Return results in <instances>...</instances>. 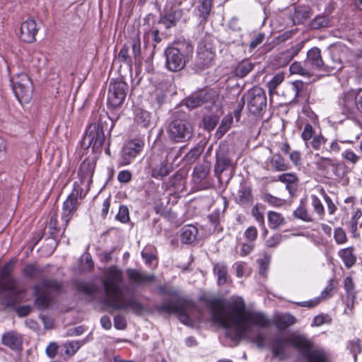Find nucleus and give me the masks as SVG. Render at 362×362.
Returning a JSON list of instances; mask_svg holds the SVG:
<instances>
[{
  "label": "nucleus",
  "mask_w": 362,
  "mask_h": 362,
  "mask_svg": "<svg viewBox=\"0 0 362 362\" xmlns=\"http://www.w3.org/2000/svg\"><path fill=\"white\" fill-rule=\"evenodd\" d=\"M243 96L247 101L249 112L255 116L262 115L267 108V95L264 90L259 86H253Z\"/></svg>",
  "instance_id": "9"
},
{
  "label": "nucleus",
  "mask_w": 362,
  "mask_h": 362,
  "mask_svg": "<svg viewBox=\"0 0 362 362\" xmlns=\"http://www.w3.org/2000/svg\"><path fill=\"white\" fill-rule=\"evenodd\" d=\"M290 71L293 74H299L303 76H308L310 74V70L308 66H306L304 64H302L301 62H294L290 66Z\"/></svg>",
  "instance_id": "46"
},
{
  "label": "nucleus",
  "mask_w": 362,
  "mask_h": 362,
  "mask_svg": "<svg viewBox=\"0 0 362 362\" xmlns=\"http://www.w3.org/2000/svg\"><path fill=\"white\" fill-rule=\"evenodd\" d=\"M39 30V27L36 21L29 18L22 22L20 25L18 36L19 39L26 43H33L36 41V35Z\"/></svg>",
  "instance_id": "19"
},
{
  "label": "nucleus",
  "mask_w": 362,
  "mask_h": 362,
  "mask_svg": "<svg viewBox=\"0 0 362 362\" xmlns=\"http://www.w3.org/2000/svg\"><path fill=\"white\" fill-rule=\"evenodd\" d=\"M315 162V167L327 178H334L339 180H344L347 175V167L344 163L327 157L320 156Z\"/></svg>",
  "instance_id": "8"
},
{
  "label": "nucleus",
  "mask_w": 362,
  "mask_h": 362,
  "mask_svg": "<svg viewBox=\"0 0 362 362\" xmlns=\"http://www.w3.org/2000/svg\"><path fill=\"white\" fill-rule=\"evenodd\" d=\"M303 42H300L289 49L282 52V59L284 60L285 64L288 63L295 56L298 55L303 47Z\"/></svg>",
  "instance_id": "37"
},
{
  "label": "nucleus",
  "mask_w": 362,
  "mask_h": 362,
  "mask_svg": "<svg viewBox=\"0 0 362 362\" xmlns=\"http://www.w3.org/2000/svg\"><path fill=\"white\" fill-rule=\"evenodd\" d=\"M12 85H28V83H31L30 78L25 73H21L16 74L13 78L11 79Z\"/></svg>",
  "instance_id": "54"
},
{
  "label": "nucleus",
  "mask_w": 362,
  "mask_h": 362,
  "mask_svg": "<svg viewBox=\"0 0 362 362\" xmlns=\"http://www.w3.org/2000/svg\"><path fill=\"white\" fill-rule=\"evenodd\" d=\"M105 141L103 127L96 123L90 124L82 139V145L86 148L92 147L93 151H98Z\"/></svg>",
  "instance_id": "11"
},
{
  "label": "nucleus",
  "mask_w": 362,
  "mask_h": 362,
  "mask_svg": "<svg viewBox=\"0 0 362 362\" xmlns=\"http://www.w3.org/2000/svg\"><path fill=\"white\" fill-rule=\"evenodd\" d=\"M196 307L192 299L185 297H179L175 303H168L156 307L158 311L168 314H175L179 320L185 325H189L191 319L189 313L192 312Z\"/></svg>",
  "instance_id": "7"
},
{
  "label": "nucleus",
  "mask_w": 362,
  "mask_h": 362,
  "mask_svg": "<svg viewBox=\"0 0 362 362\" xmlns=\"http://www.w3.org/2000/svg\"><path fill=\"white\" fill-rule=\"evenodd\" d=\"M75 288L78 291L86 296H91L95 293L94 287L90 283L77 281L75 283Z\"/></svg>",
  "instance_id": "50"
},
{
  "label": "nucleus",
  "mask_w": 362,
  "mask_h": 362,
  "mask_svg": "<svg viewBox=\"0 0 362 362\" xmlns=\"http://www.w3.org/2000/svg\"><path fill=\"white\" fill-rule=\"evenodd\" d=\"M282 240V235L279 233H276L271 237H269L265 241V245L267 247H277Z\"/></svg>",
  "instance_id": "63"
},
{
  "label": "nucleus",
  "mask_w": 362,
  "mask_h": 362,
  "mask_svg": "<svg viewBox=\"0 0 362 362\" xmlns=\"http://www.w3.org/2000/svg\"><path fill=\"white\" fill-rule=\"evenodd\" d=\"M304 64L306 66H308L310 70L330 73L329 59H327L323 61L321 50L318 47H314L308 51Z\"/></svg>",
  "instance_id": "16"
},
{
  "label": "nucleus",
  "mask_w": 362,
  "mask_h": 362,
  "mask_svg": "<svg viewBox=\"0 0 362 362\" xmlns=\"http://www.w3.org/2000/svg\"><path fill=\"white\" fill-rule=\"evenodd\" d=\"M81 347L78 341H71L64 344L65 354L69 356L74 355Z\"/></svg>",
  "instance_id": "56"
},
{
  "label": "nucleus",
  "mask_w": 362,
  "mask_h": 362,
  "mask_svg": "<svg viewBox=\"0 0 362 362\" xmlns=\"http://www.w3.org/2000/svg\"><path fill=\"white\" fill-rule=\"evenodd\" d=\"M255 67V64L250 62L248 59H244L239 62L235 70L234 74L237 77L244 78Z\"/></svg>",
  "instance_id": "35"
},
{
  "label": "nucleus",
  "mask_w": 362,
  "mask_h": 362,
  "mask_svg": "<svg viewBox=\"0 0 362 362\" xmlns=\"http://www.w3.org/2000/svg\"><path fill=\"white\" fill-rule=\"evenodd\" d=\"M62 291V284L56 279H43L39 284L34 286V293L38 297L35 305L38 309H45L49 305L52 296L59 294Z\"/></svg>",
  "instance_id": "6"
},
{
  "label": "nucleus",
  "mask_w": 362,
  "mask_h": 362,
  "mask_svg": "<svg viewBox=\"0 0 362 362\" xmlns=\"http://www.w3.org/2000/svg\"><path fill=\"white\" fill-rule=\"evenodd\" d=\"M168 139L173 143L189 141L193 136V127L185 115H173L166 128Z\"/></svg>",
  "instance_id": "5"
},
{
  "label": "nucleus",
  "mask_w": 362,
  "mask_h": 362,
  "mask_svg": "<svg viewBox=\"0 0 362 362\" xmlns=\"http://www.w3.org/2000/svg\"><path fill=\"white\" fill-rule=\"evenodd\" d=\"M134 119L139 125L147 128L150 124L151 115L143 109H139L136 110Z\"/></svg>",
  "instance_id": "40"
},
{
  "label": "nucleus",
  "mask_w": 362,
  "mask_h": 362,
  "mask_svg": "<svg viewBox=\"0 0 362 362\" xmlns=\"http://www.w3.org/2000/svg\"><path fill=\"white\" fill-rule=\"evenodd\" d=\"M278 180L286 185H289L297 184L299 180L295 173H286L279 175L278 177Z\"/></svg>",
  "instance_id": "53"
},
{
  "label": "nucleus",
  "mask_w": 362,
  "mask_h": 362,
  "mask_svg": "<svg viewBox=\"0 0 362 362\" xmlns=\"http://www.w3.org/2000/svg\"><path fill=\"white\" fill-rule=\"evenodd\" d=\"M334 238L337 244H344L347 241L345 231L341 228H337L334 231Z\"/></svg>",
  "instance_id": "62"
},
{
  "label": "nucleus",
  "mask_w": 362,
  "mask_h": 362,
  "mask_svg": "<svg viewBox=\"0 0 362 362\" xmlns=\"http://www.w3.org/2000/svg\"><path fill=\"white\" fill-rule=\"evenodd\" d=\"M296 349L305 362H330L324 350L315 349L313 343L305 335L291 333L287 337L276 335L273 338L272 352L274 357L283 360L286 358L287 346Z\"/></svg>",
  "instance_id": "3"
},
{
  "label": "nucleus",
  "mask_w": 362,
  "mask_h": 362,
  "mask_svg": "<svg viewBox=\"0 0 362 362\" xmlns=\"http://www.w3.org/2000/svg\"><path fill=\"white\" fill-rule=\"evenodd\" d=\"M199 3L197 9L199 16L206 20L211 13L212 0H199Z\"/></svg>",
  "instance_id": "47"
},
{
  "label": "nucleus",
  "mask_w": 362,
  "mask_h": 362,
  "mask_svg": "<svg viewBox=\"0 0 362 362\" xmlns=\"http://www.w3.org/2000/svg\"><path fill=\"white\" fill-rule=\"evenodd\" d=\"M211 100V94L204 90H201L187 98L185 105L189 109H194Z\"/></svg>",
  "instance_id": "22"
},
{
  "label": "nucleus",
  "mask_w": 362,
  "mask_h": 362,
  "mask_svg": "<svg viewBox=\"0 0 362 362\" xmlns=\"http://www.w3.org/2000/svg\"><path fill=\"white\" fill-rule=\"evenodd\" d=\"M123 281L122 272L116 267L108 268L103 281L107 305L115 310L131 311L136 315H141L146 311V306L134 296L124 297L121 294L120 284Z\"/></svg>",
  "instance_id": "2"
},
{
  "label": "nucleus",
  "mask_w": 362,
  "mask_h": 362,
  "mask_svg": "<svg viewBox=\"0 0 362 362\" xmlns=\"http://www.w3.org/2000/svg\"><path fill=\"white\" fill-rule=\"evenodd\" d=\"M235 202L242 206H251L253 202L252 188L250 185H241L238 191Z\"/></svg>",
  "instance_id": "24"
},
{
  "label": "nucleus",
  "mask_w": 362,
  "mask_h": 362,
  "mask_svg": "<svg viewBox=\"0 0 362 362\" xmlns=\"http://www.w3.org/2000/svg\"><path fill=\"white\" fill-rule=\"evenodd\" d=\"M93 165L90 160H84L79 168L78 174L83 176L92 174Z\"/></svg>",
  "instance_id": "59"
},
{
  "label": "nucleus",
  "mask_w": 362,
  "mask_h": 362,
  "mask_svg": "<svg viewBox=\"0 0 362 362\" xmlns=\"http://www.w3.org/2000/svg\"><path fill=\"white\" fill-rule=\"evenodd\" d=\"M346 347L352 354L354 362H356L358 354H361L362 351V346L361 344L360 339L355 338L352 340L348 341Z\"/></svg>",
  "instance_id": "43"
},
{
  "label": "nucleus",
  "mask_w": 362,
  "mask_h": 362,
  "mask_svg": "<svg viewBox=\"0 0 362 362\" xmlns=\"http://www.w3.org/2000/svg\"><path fill=\"white\" fill-rule=\"evenodd\" d=\"M215 54L209 45L201 42L197 47L194 66L199 70H204L212 64Z\"/></svg>",
  "instance_id": "18"
},
{
  "label": "nucleus",
  "mask_w": 362,
  "mask_h": 362,
  "mask_svg": "<svg viewBox=\"0 0 362 362\" xmlns=\"http://www.w3.org/2000/svg\"><path fill=\"white\" fill-rule=\"evenodd\" d=\"M132 47V53L134 58L139 59L141 56V40L138 30L133 28L132 36L128 37L127 43L124 44L118 54V59L127 64L131 65L132 63L131 57L129 55V47Z\"/></svg>",
  "instance_id": "10"
},
{
  "label": "nucleus",
  "mask_w": 362,
  "mask_h": 362,
  "mask_svg": "<svg viewBox=\"0 0 362 362\" xmlns=\"http://www.w3.org/2000/svg\"><path fill=\"white\" fill-rule=\"evenodd\" d=\"M128 84L121 80L111 81L109 85L107 104L112 108L119 107L124 102Z\"/></svg>",
  "instance_id": "15"
},
{
  "label": "nucleus",
  "mask_w": 362,
  "mask_h": 362,
  "mask_svg": "<svg viewBox=\"0 0 362 362\" xmlns=\"http://www.w3.org/2000/svg\"><path fill=\"white\" fill-rule=\"evenodd\" d=\"M144 146V141L139 139L126 141L121 151V156L118 160V166L122 167L129 165L142 151Z\"/></svg>",
  "instance_id": "13"
},
{
  "label": "nucleus",
  "mask_w": 362,
  "mask_h": 362,
  "mask_svg": "<svg viewBox=\"0 0 362 362\" xmlns=\"http://www.w3.org/2000/svg\"><path fill=\"white\" fill-rule=\"evenodd\" d=\"M311 8L309 6L298 5L295 6L293 13L291 15V19L293 25H300L310 18L311 15Z\"/></svg>",
  "instance_id": "25"
},
{
  "label": "nucleus",
  "mask_w": 362,
  "mask_h": 362,
  "mask_svg": "<svg viewBox=\"0 0 362 362\" xmlns=\"http://www.w3.org/2000/svg\"><path fill=\"white\" fill-rule=\"evenodd\" d=\"M231 165L228 153L225 148L219 147L216 151V163L214 165V175L221 179L222 173L228 169Z\"/></svg>",
  "instance_id": "20"
},
{
  "label": "nucleus",
  "mask_w": 362,
  "mask_h": 362,
  "mask_svg": "<svg viewBox=\"0 0 362 362\" xmlns=\"http://www.w3.org/2000/svg\"><path fill=\"white\" fill-rule=\"evenodd\" d=\"M338 254L341 258L345 267L348 269L351 268L356 262V257L354 255L353 247L341 249L339 251Z\"/></svg>",
  "instance_id": "33"
},
{
  "label": "nucleus",
  "mask_w": 362,
  "mask_h": 362,
  "mask_svg": "<svg viewBox=\"0 0 362 362\" xmlns=\"http://www.w3.org/2000/svg\"><path fill=\"white\" fill-rule=\"evenodd\" d=\"M126 273L129 281L138 286H144L156 280L153 274H146L135 269L129 268L126 270Z\"/></svg>",
  "instance_id": "21"
},
{
  "label": "nucleus",
  "mask_w": 362,
  "mask_h": 362,
  "mask_svg": "<svg viewBox=\"0 0 362 362\" xmlns=\"http://www.w3.org/2000/svg\"><path fill=\"white\" fill-rule=\"evenodd\" d=\"M81 190L74 188L63 203L62 212L61 215V218L63 222L62 225L64 226L62 233H64L69 221L78 210L80 205L78 198L81 197Z\"/></svg>",
  "instance_id": "12"
},
{
  "label": "nucleus",
  "mask_w": 362,
  "mask_h": 362,
  "mask_svg": "<svg viewBox=\"0 0 362 362\" xmlns=\"http://www.w3.org/2000/svg\"><path fill=\"white\" fill-rule=\"evenodd\" d=\"M332 21L326 15L320 14L313 18L309 23L310 30H317L331 26Z\"/></svg>",
  "instance_id": "32"
},
{
  "label": "nucleus",
  "mask_w": 362,
  "mask_h": 362,
  "mask_svg": "<svg viewBox=\"0 0 362 362\" xmlns=\"http://www.w3.org/2000/svg\"><path fill=\"white\" fill-rule=\"evenodd\" d=\"M270 163L276 171H286L290 168L289 164L279 153L274 154L271 158Z\"/></svg>",
  "instance_id": "38"
},
{
  "label": "nucleus",
  "mask_w": 362,
  "mask_h": 362,
  "mask_svg": "<svg viewBox=\"0 0 362 362\" xmlns=\"http://www.w3.org/2000/svg\"><path fill=\"white\" fill-rule=\"evenodd\" d=\"M233 119V115L231 114L226 115L221 120V123L219 125L216 135L220 139L221 138L230 128Z\"/></svg>",
  "instance_id": "39"
},
{
  "label": "nucleus",
  "mask_w": 362,
  "mask_h": 362,
  "mask_svg": "<svg viewBox=\"0 0 362 362\" xmlns=\"http://www.w3.org/2000/svg\"><path fill=\"white\" fill-rule=\"evenodd\" d=\"M268 223L271 229L276 230L286 223V220L280 213L269 211L268 212Z\"/></svg>",
  "instance_id": "36"
},
{
  "label": "nucleus",
  "mask_w": 362,
  "mask_h": 362,
  "mask_svg": "<svg viewBox=\"0 0 362 362\" xmlns=\"http://www.w3.org/2000/svg\"><path fill=\"white\" fill-rule=\"evenodd\" d=\"M211 167L210 162L207 160H204L202 163L197 164L193 171L194 181L199 183L206 179L211 171Z\"/></svg>",
  "instance_id": "30"
},
{
  "label": "nucleus",
  "mask_w": 362,
  "mask_h": 362,
  "mask_svg": "<svg viewBox=\"0 0 362 362\" xmlns=\"http://www.w3.org/2000/svg\"><path fill=\"white\" fill-rule=\"evenodd\" d=\"M43 269L35 264H27L22 270L23 274L28 279H35L40 276Z\"/></svg>",
  "instance_id": "41"
},
{
  "label": "nucleus",
  "mask_w": 362,
  "mask_h": 362,
  "mask_svg": "<svg viewBox=\"0 0 362 362\" xmlns=\"http://www.w3.org/2000/svg\"><path fill=\"white\" fill-rule=\"evenodd\" d=\"M206 307L211 313V321L226 329H235V339H243L247 334L251 342L259 349L266 346V338L263 333L257 329L254 332L252 325L267 328L271 321L262 313L245 310V303L242 298L235 299L227 305L222 300L213 298L206 300Z\"/></svg>",
  "instance_id": "1"
},
{
  "label": "nucleus",
  "mask_w": 362,
  "mask_h": 362,
  "mask_svg": "<svg viewBox=\"0 0 362 362\" xmlns=\"http://www.w3.org/2000/svg\"><path fill=\"white\" fill-rule=\"evenodd\" d=\"M311 199L314 211L320 216V219H323L325 209L321 201L315 195H313Z\"/></svg>",
  "instance_id": "58"
},
{
  "label": "nucleus",
  "mask_w": 362,
  "mask_h": 362,
  "mask_svg": "<svg viewBox=\"0 0 362 362\" xmlns=\"http://www.w3.org/2000/svg\"><path fill=\"white\" fill-rule=\"evenodd\" d=\"M296 322V318L289 313L277 314L273 318V324L279 330H284Z\"/></svg>",
  "instance_id": "28"
},
{
  "label": "nucleus",
  "mask_w": 362,
  "mask_h": 362,
  "mask_svg": "<svg viewBox=\"0 0 362 362\" xmlns=\"http://www.w3.org/2000/svg\"><path fill=\"white\" fill-rule=\"evenodd\" d=\"M183 16L182 9H176L160 16L158 23L163 24L166 29L175 27Z\"/></svg>",
  "instance_id": "26"
},
{
  "label": "nucleus",
  "mask_w": 362,
  "mask_h": 362,
  "mask_svg": "<svg viewBox=\"0 0 362 362\" xmlns=\"http://www.w3.org/2000/svg\"><path fill=\"white\" fill-rule=\"evenodd\" d=\"M193 53V46L189 42L177 43L176 46L168 47L165 52V66L173 72L182 70Z\"/></svg>",
  "instance_id": "4"
},
{
  "label": "nucleus",
  "mask_w": 362,
  "mask_h": 362,
  "mask_svg": "<svg viewBox=\"0 0 362 362\" xmlns=\"http://www.w3.org/2000/svg\"><path fill=\"white\" fill-rule=\"evenodd\" d=\"M344 286L346 293L347 299L354 303L356 299L355 286L351 276H346L344 280Z\"/></svg>",
  "instance_id": "42"
},
{
  "label": "nucleus",
  "mask_w": 362,
  "mask_h": 362,
  "mask_svg": "<svg viewBox=\"0 0 362 362\" xmlns=\"http://www.w3.org/2000/svg\"><path fill=\"white\" fill-rule=\"evenodd\" d=\"M315 134L314 129L313 126L310 123H307L303 128V132L301 134V137L303 140L305 141L307 147L309 146V141L313 136Z\"/></svg>",
  "instance_id": "52"
},
{
  "label": "nucleus",
  "mask_w": 362,
  "mask_h": 362,
  "mask_svg": "<svg viewBox=\"0 0 362 362\" xmlns=\"http://www.w3.org/2000/svg\"><path fill=\"white\" fill-rule=\"evenodd\" d=\"M12 88L16 98L21 103H27L30 101L32 96L31 83L26 86L12 85Z\"/></svg>",
  "instance_id": "29"
},
{
  "label": "nucleus",
  "mask_w": 362,
  "mask_h": 362,
  "mask_svg": "<svg viewBox=\"0 0 362 362\" xmlns=\"http://www.w3.org/2000/svg\"><path fill=\"white\" fill-rule=\"evenodd\" d=\"M16 281L13 278H8L0 281V289L14 291L16 289Z\"/></svg>",
  "instance_id": "60"
},
{
  "label": "nucleus",
  "mask_w": 362,
  "mask_h": 362,
  "mask_svg": "<svg viewBox=\"0 0 362 362\" xmlns=\"http://www.w3.org/2000/svg\"><path fill=\"white\" fill-rule=\"evenodd\" d=\"M214 273L217 277L218 285H223L227 282L228 268L225 263L218 262L214 264Z\"/></svg>",
  "instance_id": "34"
},
{
  "label": "nucleus",
  "mask_w": 362,
  "mask_h": 362,
  "mask_svg": "<svg viewBox=\"0 0 362 362\" xmlns=\"http://www.w3.org/2000/svg\"><path fill=\"white\" fill-rule=\"evenodd\" d=\"M151 175L153 178H163L168 176L173 170V168L167 161L159 163H151L150 164Z\"/></svg>",
  "instance_id": "27"
},
{
  "label": "nucleus",
  "mask_w": 362,
  "mask_h": 362,
  "mask_svg": "<svg viewBox=\"0 0 362 362\" xmlns=\"http://www.w3.org/2000/svg\"><path fill=\"white\" fill-rule=\"evenodd\" d=\"M47 228L49 232V238L56 240L59 237L60 228L57 227V215L54 214L49 219Z\"/></svg>",
  "instance_id": "44"
},
{
  "label": "nucleus",
  "mask_w": 362,
  "mask_h": 362,
  "mask_svg": "<svg viewBox=\"0 0 362 362\" xmlns=\"http://www.w3.org/2000/svg\"><path fill=\"white\" fill-rule=\"evenodd\" d=\"M327 141V139L322 134H319L315 135L312 141H309V144L314 150H320L321 146L325 144Z\"/></svg>",
  "instance_id": "57"
},
{
  "label": "nucleus",
  "mask_w": 362,
  "mask_h": 362,
  "mask_svg": "<svg viewBox=\"0 0 362 362\" xmlns=\"http://www.w3.org/2000/svg\"><path fill=\"white\" fill-rule=\"evenodd\" d=\"M295 218L305 222H312L313 220L308 214L306 208L300 204L293 212Z\"/></svg>",
  "instance_id": "51"
},
{
  "label": "nucleus",
  "mask_w": 362,
  "mask_h": 362,
  "mask_svg": "<svg viewBox=\"0 0 362 362\" xmlns=\"http://www.w3.org/2000/svg\"><path fill=\"white\" fill-rule=\"evenodd\" d=\"M1 343L13 351L20 350L22 348V336L15 331L5 332L1 337Z\"/></svg>",
  "instance_id": "23"
},
{
  "label": "nucleus",
  "mask_w": 362,
  "mask_h": 362,
  "mask_svg": "<svg viewBox=\"0 0 362 362\" xmlns=\"http://www.w3.org/2000/svg\"><path fill=\"white\" fill-rule=\"evenodd\" d=\"M198 229L194 225H187L182 228L180 240L184 244H191L197 240Z\"/></svg>",
  "instance_id": "31"
},
{
  "label": "nucleus",
  "mask_w": 362,
  "mask_h": 362,
  "mask_svg": "<svg viewBox=\"0 0 362 362\" xmlns=\"http://www.w3.org/2000/svg\"><path fill=\"white\" fill-rule=\"evenodd\" d=\"M346 55L347 59L346 64L354 66L358 60L362 58V49H351L348 47V53Z\"/></svg>",
  "instance_id": "48"
},
{
  "label": "nucleus",
  "mask_w": 362,
  "mask_h": 362,
  "mask_svg": "<svg viewBox=\"0 0 362 362\" xmlns=\"http://www.w3.org/2000/svg\"><path fill=\"white\" fill-rule=\"evenodd\" d=\"M204 151V146L202 145H197L192 148L185 156V160L187 163H194L197 158L201 156Z\"/></svg>",
  "instance_id": "45"
},
{
  "label": "nucleus",
  "mask_w": 362,
  "mask_h": 362,
  "mask_svg": "<svg viewBox=\"0 0 362 362\" xmlns=\"http://www.w3.org/2000/svg\"><path fill=\"white\" fill-rule=\"evenodd\" d=\"M355 98V91L351 90L344 93L338 100L341 114L350 119L356 118L358 113Z\"/></svg>",
  "instance_id": "17"
},
{
  "label": "nucleus",
  "mask_w": 362,
  "mask_h": 362,
  "mask_svg": "<svg viewBox=\"0 0 362 362\" xmlns=\"http://www.w3.org/2000/svg\"><path fill=\"white\" fill-rule=\"evenodd\" d=\"M16 261L11 259L8 262L0 269V281L4 280L10 277L13 272Z\"/></svg>",
  "instance_id": "49"
},
{
  "label": "nucleus",
  "mask_w": 362,
  "mask_h": 362,
  "mask_svg": "<svg viewBox=\"0 0 362 362\" xmlns=\"http://www.w3.org/2000/svg\"><path fill=\"white\" fill-rule=\"evenodd\" d=\"M116 218L122 223H127L129 220V209L126 206H120Z\"/></svg>",
  "instance_id": "64"
},
{
  "label": "nucleus",
  "mask_w": 362,
  "mask_h": 362,
  "mask_svg": "<svg viewBox=\"0 0 362 362\" xmlns=\"http://www.w3.org/2000/svg\"><path fill=\"white\" fill-rule=\"evenodd\" d=\"M284 76L282 73L276 74L267 84L269 92L274 90L284 81Z\"/></svg>",
  "instance_id": "55"
},
{
  "label": "nucleus",
  "mask_w": 362,
  "mask_h": 362,
  "mask_svg": "<svg viewBox=\"0 0 362 362\" xmlns=\"http://www.w3.org/2000/svg\"><path fill=\"white\" fill-rule=\"evenodd\" d=\"M329 72L340 70L347 62L348 47L341 43H334L327 47Z\"/></svg>",
  "instance_id": "14"
},
{
  "label": "nucleus",
  "mask_w": 362,
  "mask_h": 362,
  "mask_svg": "<svg viewBox=\"0 0 362 362\" xmlns=\"http://www.w3.org/2000/svg\"><path fill=\"white\" fill-rule=\"evenodd\" d=\"M341 157L344 160L352 164L356 163L360 159V157L351 149H346L343 151L341 153Z\"/></svg>",
  "instance_id": "61"
}]
</instances>
